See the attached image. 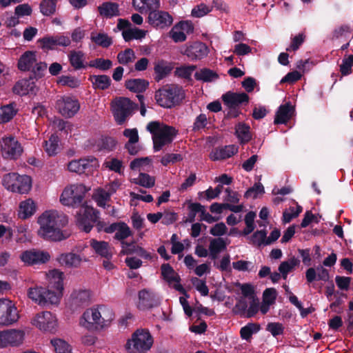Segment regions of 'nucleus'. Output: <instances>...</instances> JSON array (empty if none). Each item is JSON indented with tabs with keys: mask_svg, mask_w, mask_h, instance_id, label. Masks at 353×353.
<instances>
[{
	"mask_svg": "<svg viewBox=\"0 0 353 353\" xmlns=\"http://www.w3.org/2000/svg\"><path fill=\"white\" fill-rule=\"evenodd\" d=\"M250 126L244 123H239L236 127V134L241 143H248L252 139Z\"/></svg>",
	"mask_w": 353,
	"mask_h": 353,
	"instance_id": "obj_39",
	"label": "nucleus"
},
{
	"mask_svg": "<svg viewBox=\"0 0 353 353\" xmlns=\"http://www.w3.org/2000/svg\"><path fill=\"white\" fill-rule=\"evenodd\" d=\"M134 349L137 351H146L150 349L153 344V339L149 331L137 330L133 333L132 339L128 340L126 343V348L130 349L131 343Z\"/></svg>",
	"mask_w": 353,
	"mask_h": 353,
	"instance_id": "obj_7",
	"label": "nucleus"
},
{
	"mask_svg": "<svg viewBox=\"0 0 353 353\" xmlns=\"http://www.w3.org/2000/svg\"><path fill=\"white\" fill-rule=\"evenodd\" d=\"M19 318V312L14 303L9 299H0V325H11Z\"/></svg>",
	"mask_w": 353,
	"mask_h": 353,
	"instance_id": "obj_6",
	"label": "nucleus"
},
{
	"mask_svg": "<svg viewBox=\"0 0 353 353\" xmlns=\"http://www.w3.org/2000/svg\"><path fill=\"white\" fill-rule=\"evenodd\" d=\"M212 8H209L205 4L201 3L195 6L191 12V15L194 17L200 18L202 17L209 12H210Z\"/></svg>",
	"mask_w": 353,
	"mask_h": 353,
	"instance_id": "obj_63",
	"label": "nucleus"
},
{
	"mask_svg": "<svg viewBox=\"0 0 353 353\" xmlns=\"http://www.w3.org/2000/svg\"><path fill=\"white\" fill-rule=\"evenodd\" d=\"M71 65L75 70L85 68L86 65L83 63L84 54L81 51H71L68 54Z\"/></svg>",
	"mask_w": 353,
	"mask_h": 353,
	"instance_id": "obj_37",
	"label": "nucleus"
},
{
	"mask_svg": "<svg viewBox=\"0 0 353 353\" xmlns=\"http://www.w3.org/2000/svg\"><path fill=\"white\" fill-rule=\"evenodd\" d=\"M59 142V137L54 134H52L48 141H44L45 150L49 156H54L57 154Z\"/></svg>",
	"mask_w": 353,
	"mask_h": 353,
	"instance_id": "obj_42",
	"label": "nucleus"
},
{
	"mask_svg": "<svg viewBox=\"0 0 353 353\" xmlns=\"http://www.w3.org/2000/svg\"><path fill=\"white\" fill-rule=\"evenodd\" d=\"M77 192H87V190L83 184H77L71 185L70 188H65L60 196L61 203L64 205H70L72 203L73 195Z\"/></svg>",
	"mask_w": 353,
	"mask_h": 353,
	"instance_id": "obj_24",
	"label": "nucleus"
},
{
	"mask_svg": "<svg viewBox=\"0 0 353 353\" xmlns=\"http://www.w3.org/2000/svg\"><path fill=\"white\" fill-rule=\"evenodd\" d=\"M37 61L36 52L26 51L18 60V69L23 72L30 71Z\"/></svg>",
	"mask_w": 353,
	"mask_h": 353,
	"instance_id": "obj_21",
	"label": "nucleus"
},
{
	"mask_svg": "<svg viewBox=\"0 0 353 353\" xmlns=\"http://www.w3.org/2000/svg\"><path fill=\"white\" fill-rule=\"evenodd\" d=\"M353 65V55L350 54L345 57L342 63L340 65V72L343 76H347L352 72V67Z\"/></svg>",
	"mask_w": 353,
	"mask_h": 353,
	"instance_id": "obj_53",
	"label": "nucleus"
},
{
	"mask_svg": "<svg viewBox=\"0 0 353 353\" xmlns=\"http://www.w3.org/2000/svg\"><path fill=\"white\" fill-rule=\"evenodd\" d=\"M32 323L40 330L51 333L55 332L57 327L56 316L48 311L38 313L32 319Z\"/></svg>",
	"mask_w": 353,
	"mask_h": 353,
	"instance_id": "obj_9",
	"label": "nucleus"
},
{
	"mask_svg": "<svg viewBox=\"0 0 353 353\" xmlns=\"http://www.w3.org/2000/svg\"><path fill=\"white\" fill-rule=\"evenodd\" d=\"M49 285L48 288H30L28 291V297L39 305L46 307L59 303L63 290V273L54 269L49 271Z\"/></svg>",
	"mask_w": 353,
	"mask_h": 353,
	"instance_id": "obj_2",
	"label": "nucleus"
},
{
	"mask_svg": "<svg viewBox=\"0 0 353 353\" xmlns=\"http://www.w3.org/2000/svg\"><path fill=\"white\" fill-rule=\"evenodd\" d=\"M294 112V108L290 102L281 105L276 112L274 123L276 125L285 124L292 117Z\"/></svg>",
	"mask_w": 353,
	"mask_h": 353,
	"instance_id": "obj_20",
	"label": "nucleus"
},
{
	"mask_svg": "<svg viewBox=\"0 0 353 353\" xmlns=\"http://www.w3.org/2000/svg\"><path fill=\"white\" fill-rule=\"evenodd\" d=\"M88 65L92 68H97L102 71H105L111 68L112 66V62L110 59L97 58L90 61Z\"/></svg>",
	"mask_w": 353,
	"mask_h": 353,
	"instance_id": "obj_46",
	"label": "nucleus"
},
{
	"mask_svg": "<svg viewBox=\"0 0 353 353\" xmlns=\"http://www.w3.org/2000/svg\"><path fill=\"white\" fill-rule=\"evenodd\" d=\"M267 232L265 230L256 231L250 237V241L258 246L265 245Z\"/></svg>",
	"mask_w": 353,
	"mask_h": 353,
	"instance_id": "obj_62",
	"label": "nucleus"
},
{
	"mask_svg": "<svg viewBox=\"0 0 353 353\" xmlns=\"http://www.w3.org/2000/svg\"><path fill=\"white\" fill-rule=\"evenodd\" d=\"M112 316V311L105 306L89 308L83 314L82 319L84 322H81V324L89 330H100L108 325Z\"/></svg>",
	"mask_w": 353,
	"mask_h": 353,
	"instance_id": "obj_4",
	"label": "nucleus"
},
{
	"mask_svg": "<svg viewBox=\"0 0 353 353\" xmlns=\"http://www.w3.org/2000/svg\"><path fill=\"white\" fill-rule=\"evenodd\" d=\"M226 248V243L223 239L219 237L216 239H212L210 241L209 245V251L216 252L220 253L221 251Z\"/></svg>",
	"mask_w": 353,
	"mask_h": 353,
	"instance_id": "obj_55",
	"label": "nucleus"
},
{
	"mask_svg": "<svg viewBox=\"0 0 353 353\" xmlns=\"http://www.w3.org/2000/svg\"><path fill=\"white\" fill-rule=\"evenodd\" d=\"M224 104L230 109H235L242 104H247L249 102L250 97L245 92H227L221 97Z\"/></svg>",
	"mask_w": 353,
	"mask_h": 353,
	"instance_id": "obj_16",
	"label": "nucleus"
},
{
	"mask_svg": "<svg viewBox=\"0 0 353 353\" xmlns=\"http://www.w3.org/2000/svg\"><path fill=\"white\" fill-rule=\"evenodd\" d=\"M92 163H97V159L91 157L90 159H81L79 160H73L68 165L69 171L76 172L79 174L85 173L90 171V168L92 167Z\"/></svg>",
	"mask_w": 353,
	"mask_h": 353,
	"instance_id": "obj_18",
	"label": "nucleus"
},
{
	"mask_svg": "<svg viewBox=\"0 0 353 353\" xmlns=\"http://www.w3.org/2000/svg\"><path fill=\"white\" fill-rule=\"evenodd\" d=\"M19 175L17 173L12 172L8 173L3 176V185L4 187L11 191L12 188L14 185V183H16L17 179L19 177Z\"/></svg>",
	"mask_w": 353,
	"mask_h": 353,
	"instance_id": "obj_60",
	"label": "nucleus"
},
{
	"mask_svg": "<svg viewBox=\"0 0 353 353\" xmlns=\"http://www.w3.org/2000/svg\"><path fill=\"white\" fill-rule=\"evenodd\" d=\"M131 181L135 184L147 188H152L155 184L154 177L143 172H141L139 174L138 179H133Z\"/></svg>",
	"mask_w": 353,
	"mask_h": 353,
	"instance_id": "obj_43",
	"label": "nucleus"
},
{
	"mask_svg": "<svg viewBox=\"0 0 353 353\" xmlns=\"http://www.w3.org/2000/svg\"><path fill=\"white\" fill-rule=\"evenodd\" d=\"M72 305L75 307L87 306L90 301V292L87 290H76L71 294Z\"/></svg>",
	"mask_w": 353,
	"mask_h": 353,
	"instance_id": "obj_25",
	"label": "nucleus"
},
{
	"mask_svg": "<svg viewBox=\"0 0 353 353\" xmlns=\"http://www.w3.org/2000/svg\"><path fill=\"white\" fill-rule=\"evenodd\" d=\"M177 133L178 131L174 127L163 125L159 133L152 137L154 152L160 151L163 146L171 143Z\"/></svg>",
	"mask_w": 353,
	"mask_h": 353,
	"instance_id": "obj_8",
	"label": "nucleus"
},
{
	"mask_svg": "<svg viewBox=\"0 0 353 353\" xmlns=\"http://www.w3.org/2000/svg\"><path fill=\"white\" fill-rule=\"evenodd\" d=\"M112 112L115 121L119 125L123 124L126 119L130 117L133 110L138 108V105L127 97H118L112 101Z\"/></svg>",
	"mask_w": 353,
	"mask_h": 353,
	"instance_id": "obj_5",
	"label": "nucleus"
},
{
	"mask_svg": "<svg viewBox=\"0 0 353 353\" xmlns=\"http://www.w3.org/2000/svg\"><path fill=\"white\" fill-rule=\"evenodd\" d=\"M238 152V148L234 145L215 148L212 150L209 157L213 161L224 160L234 155Z\"/></svg>",
	"mask_w": 353,
	"mask_h": 353,
	"instance_id": "obj_19",
	"label": "nucleus"
},
{
	"mask_svg": "<svg viewBox=\"0 0 353 353\" xmlns=\"http://www.w3.org/2000/svg\"><path fill=\"white\" fill-rule=\"evenodd\" d=\"M38 91L35 81L32 76L28 79H22L16 82L12 88V92L15 94L24 96L26 94L35 95Z\"/></svg>",
	"mask_w": 353,
	"mask_h": 353,
	"instance_id": "obj_15",
	"label": "nucleus"
},
{
	"mask_svg": "<svg viewBox=\"0 0 353 353\" xmlns=\"http://www.w3.org/2000/svg\"><path fill=\"white\" fill-rule=\"evenodd\" d=\"M47 69V64L45 62H36L32 69L30 70L32 74L30 76L33 77L34 80H38L44 76Z\"/></svg>",
	"mask_w": 353,
	"mask_h": 353,
	"instance_id": "obj_50",
	"label": "nucleus"
},
{
	"mask_svg": "<svg viewBox=\"0 0 353 353\" xmlns=\"http://www.w3.org/2000/svg\"><path fill=\"white\" fill-rule=\"evenodd\" d=\"M132 232L129 226L124 222H120L119 227L114 235V239L119 241H125L124 240L131 236Z\"/></svg>",
	"mask_w": 353,
	"mask_h": 353,
	"instance_id": "obj_49",
	"label": "nucleus"
},
{
	"mask_svg": "<svg viewBox=\"0 0 353 353\" xmlns=\"http://www.w3.org/2000/svg\"><path fill=\"white\" fill-rule=\"evenodd\" d=\"M117 141L111 137H102L98 143V146L101 150L110 152L114 150Z\"/></svg>",
	"mask_w": 353,
	"mask_h": 353,
	"instance_id": "obj_47",
	"label": "nucleus"
},
{
	"mask_svg": "<svg viewBox=\"0 0 353 353\" xmlns=\"http://www.w3.org/2000/svg\"><path fill=\"white\" fill-rule=\"evenodd\" d=\"M148 21L154 28L163 29L172 25L173 18L168 12L157 10L150 12Z\"/></svg>",
	"mask_w": 353,
	"mask_h": 353,
	"instance_id": "obj_14",
	"label": "nucleus"
},
{
	"mask_svg": "<svg viewBox=\"0 0 353 353\" xmlns=\"http://www.w3.org/2000/svg\"><path fill=\"white\" fill-rule=\"evenodd\" d=\"M15 106V103H13L0 108V123L9 122L14 117L17 112Z\"/></svg>",
	"mask_w": 353,
	"mask_h": 353,
	"instance_id": "obj_36",
	"label": "nucleus"
},
{
	"mask_svg": "<svg viewBox=\"0 0 353 353\" xmlns=\"http://www.w3.org/2000/svg\"><path fill=\"white\" fill-rule=\"evenodd\" d=\"M57 83L72 88H77L80 85L79 81L76 77L68 75H62L59 77Z\"/></svg>",
	"mask_w": 353,
	"mask_h": 353,
	"instance_id": "obj_51",
	"label": "nucleus"
},
{
	"mask_svg": "<svg viewBox=\"0 0 353 353\" xmlns=\"http://www.w3.org/2000/svg\"><path fill=\"white\" fill-rule=\"evenodd\" d=\"M174 66L172 63H169L163 59L156 61L154 67L155 81L159 82L165 78L170 74Z\"/></svg>",
	"mask_w": 353,
	"mask_h": 353,
	"instance_id": "obj_23",
	"label": "nucleus"
},
{
	"mask_svg": "<svg viewBox=\"0 0 353 353\" xmlns=\"http://www.w3.org/2000/svg\"><path fill=\"white\" fill-rule=\"evenodd\" d=\"M210 52L209 46H187L184 54L192 60L201 59Z\"/></svg>",
	"mask_w": 353,
	"mask_h": 353,
	"instance_id": "obj_26",
	"label": "nucleus"
},
{
	"mask_svg": "<svg viewBox=\"0 0 353 353\" xmlns=\"http://www.w3.org/2000/svg\"><path fill=\"white\" fill-rule=\"evenodd\" d=\"M277 296V292L275 288H270L264 290L263 294V301L267 305L274 303Z\"/></svg>",
	"mask_w": 353,
	"mask_h": 353,
	"instance_id": "obj_59",
	"label": "nucleus"
},
{
	"mask_svg": "<svg viewBox=\"0 0 353 353\" xmlns=\"http://www.w3.org/2000/svg\"><path fill=\"white\" fill-rule=\"evenodd\" d=\"M56 108L63 117L71 118L79 110L80 103L74 97L63 96L57 101Z\"/></svg>",
	"mask_w": 353,
	"mask_h": 353,
	"instance_id": "obj_10",
	"label": "nucleus"
},
{
	"mask_svg": "<svg viewBox=\"0 0 353 353\" xmlns=\"http://www.w3.org/2000/svg\"><path fill=\"white\" fill-rule=\"evenodd\" d=\"M89 243L90 246L97 255H99L104 259H112V248L108 242L92 239L89 241Z\"/></svg>",
	"mask_w": 353,
	"mask_h": 353,
	"instance_id": "obj_22",
	"label": "nucleus"
},
{
	"mask_svg": "<svg viewBox=\"0 0 353 353\" xmlns=\"http://www.w3.org/2000/svg\"><path fill=\"white\" fill-rule=\"evenodd\" d=\"M58 0H42L40 3V10L43 14L50 16L56 11V6Z\"/></svg>",
	"mask_w": 353,
	"mask_h": 353,
	"instance_id": "obj_45",
	"label": "nucleus"
},
{
	"mask_svg": "<svg viewBox=\"0 0 353 353\" xmlns=\"http://www.w3.org/2000/svg\"><path fill=\"white\" fill-rule=\"evenodd\" d=\"M161 270L163 279L169 283L172 282L180 283L181 278L179 275L175 272L169 263H163L161 267Z\"/></svg>",
	"mask_w": 353,
	"mask_h": 353,
	"instance_id": "obj_35",
	"label": "nucleus"
},
{
	"mask_svg": "<svg viewBox=\"0 0 353 353\" xmlns=\"http://www.w3.org/2000/svg\"><path fill=\"white\" fill-rule=\"evenodd\" d=\"M260 330L261 325L259 323H249L241 328L240 335L243 339L250 341L252 334L257 333Z\"/></svg>",
	"mask_w": 353,
	"mask_h": 353,
	"instance_id": "obj_38",
	"label": "nucleus"
},
{
	"mask_svg": "<svg viewBox=\"0 0 353 353\" xmlns=\"http://www.w3.org/2000/svg\"><path fill=\"white\" fill-rule=\"evenodd\" d=\"M194 77L196 80L211 82L219 79V77L216 72L208 68H203L194 74Z\"/></svg>",
	"mask_w": 353,
	"mask_h": 353,
	"instance_id": "obj_40",
	"label": "nucleus"
},
{
	"mask_svg": "<svg viewBox=\"0 0 353 353\" xmlns=\"http://www.w3.org/2000/svg\"><path fill=\"white\" fill-rule=\"evenodd\" d=\"M0 143L2 156L5 159H17L23 152L21 144L14 137L3 138Z\"/></svg>",
	"mask_w": 353,
	"mask_h": 353,
	"instance_id": "obj_11",
	"label": "nucleus"
},
{
	"mask_svg": "<svg viewBox=\"0 0 353 353\" xmlns=\"http://www.w3.org/2000/svg\"><path fill=\"white\" fill-rule=\"evenodd\" d=\"M99 215L100 212L98 210L91 206L85 205L83 214H81L78 219L79 226L82 228V230L85 232L89 233L97 219H99Z\"/></svg>",
	"mask_w": 353,
	"mask_h": 353,
	"instance_id": "obj_13",
	"label": "nucleus"
},
{
	"mask_svg": "<svg viewBox=\"0 0 353 353\" xmlns=\"http://www.w3.org/2000/svg\"><path fill=\"white\" fill-rule=\"evenodd\" d=\"M196 69L195 65L181 66L176 68L174 74L176 76L183 78L190 79L192 72Z\"/></svg>",
	"mask_w": 353,
	"mask_h": 353,
	"instance_id": "obj_58",
	"label": "nucleus"
},
{
	"mask_svg": "<svg viewBox=\"0 0 353 353\" xmlns=\"http://www.w3.org/2000/svg\"><path fill=\"white\" fill-rule=\"evenodd\" d=\"M185 96V91L181 85L168 84L156 91L154 98L159 105L172 108L180 105Z\"/></svg>",
	"mask_w": 353,
	"mask_h": 353,
	"instance_id": "obj_3",
	"label": "nucleus"
},
{
	"mask_svg": "<svg viewBox=\"0 0 353 353\" xmlns=\"http://www.w3.org/2000/svg\"><path fill=\"white\" fill-rule=\"evenodd\" d=\"M31 186L32 180L30 176L28 175H19L17 181L11 191L19 194H26L30 191Z\"/></svg>",
	"mask_w": 353,
	"mask_h": 353,
	"instance_id": "obj_31",
	"label": "nucleus"
},
{
	"mask_svg": "<svg viewBox=\"0 0 353 353\" xmlns=\"http://www.w3.org/2000/svg\"><path fill=\"white\" fill-rule=\"evenodd\" d=\"M133 6L141 13L157 10L160 8L159 0H132Z\"/></svg>",
	"mask_w": 353,
	"mask_h": 353,
	"instance_id": "obj_29",
	"label": "nucleus"
},
{
	"mask_svg": "<svg viewBox=\"0 0 353 353\" xmlns=\"http://www.w3.org/2000/svg\"><path fill=\"white\" fill-rule=\"evenodd\" d=\"M149 86V82L143 79H130L125 82V87L130 92L141 93L146 90Z\"/></svg>",
	"mask_w": 353,
	"mask_h": 353,
	"instance_id": "obj_30",
	"label": "nucleus"
},
{
	"mask_svg": "<svg viewBox=\"0 0 353 353\" xmlns=\"http://www.w3.org/2000/svg\"><path fill=\"white\" fill-rule=\"evenodd\" d=\"M51 343L56 353H71L69 344L63 340L60 339H52Z\"/></svg>",
	"mask_w": 353,
	"mask_h": 353,
	"instance_id": "obj_52",
	"label": "nucleus"
},
{
	"mask_svg": "<svg viewBox=\"0 0 353 353\" xmlns=\"http://www.w3.org/2000/svg\"><path fill=\"white\" fill-rule=\"evenodd\" d=\"M40 225L37 234L39 237L48 241H61L69 238L71 232L63 230L68 223L66 215L57 210L44 212L38 219Z\"/></svg>",
	"mask_w": 353,
	"mask_h": 353,
	"instance_id": "obj_1",
	"label": "nucleus"
},
{
	"mask_svg": "<svg viewBox=\"0 0 353 353\" xmlns=\"http://www.w3.org/2000/svg\"><path fill=\"white\" fill-rule=\"evenodd\" d=\"M8 331V345L17 346L22 343L24 332L21 330H10Z\"/></svg>",
	"mask_w": 353,
	"mask_h": 353,
	"instance_id": "obj_44",
	"label": "nucleus"
},
{
	"mask_svg": "<svg viewBox=\"0 0 353 353\" xmlns=\"http://www.w3.org/2000/svg\"><path fill=\"white\" fill-rule=\"evenodd\" d=\"M134 59V53L132 49L128 48L120 52L117 55L118 61L121 64H128Z\"/></svg>",
	"mask_w": 353,
	"mask_h": 353,
	"instance_id": "obj_56",
	"label": "nucleus"
},
{
	"mask_svg": "<svg viewBox=\"0 0 353 353\" xmlns=\"http://www.w3.org/2000/svg\"><path fill=\"white\" fill-rule=\"evenodd\" d=\"M105 167L111 171H114L118 174L122 173L123 162L117 158H112L110 161H105Z\"/></svg>",
	"mask_w": 353,
	"mask_h": 353,
	"instance_id": "obj_61",
	"label": "nucleus"
},
{
	"mask_svg": "<svg viewBox=\"0 0 353 353\" xmlns=\"http://www.w3.org/2000/svg\"><path fill=\"white\" fill-rule=\"evenodd\" d=\"M264 192L263 185L261 183H256L252 187L247 190L244 194V197L246 199L250 197L256 199L259 194H263Z\"/></svg>",
	"mask_w": 353,
	"mask_h": 353,
	"instance_id": "obj_54",
	"label": "nucleus"
},
{
	"mask_svg": "<svg viewBox=\"0 0 353 353\" xmlns=\"http://www.w3.org/2000/svg\"><path fill=\"white\" fill-rule=\"evenodd\" d=\"M99 14L106 18L119 16V5L114 2H104L98 7Z\"/></svg>",
	"mask_w": 353,
	"mask_h": 353,
	"instance_id": "obj_32",
	"label": "nucleus"
},
{
	"mask_svg": "<svg viewBox=\"0 0 353 353\" xmlns=\"http://www.w3.org/2000/svg\"><path fill=\"white\" fill-rule=\"evenodd\" d=\"M147 32V30H141L132 26L131 28L124 30L122 32V35L125 42H130L132 39H141L144 38Z\"/></svg>",
	"mask_w": 353,
	"mask_h": 353,
	"instance_id": "obj_34",
	"label": "nucleus"
},
{
	"mask_svg": "<svg viewBox=\"0 0 353 353\" xmlns=\"http://www.w3.org/2000/svg\"><path fill=\"white\" fill-rule=\"evenodd\" d=\"M50 259V256L48 252L37 249L23 251L20 255V259L28 265L44 264Z\"/></svg>",
	"mask_w": 353,
	"mask_h": 353,
	"instance_id": "obj_12",
	"label": "nucleus"
},
{
	"mask_svg": "<svg viewBox=\"0 0 353 353\" xmlns=\"http://www.w3.org/2000/svg\"><path fill=\"white\" fill-rule=\"evenodd\" d=\"M35 212L34 202L31 199H28L20 203L18 216L21 219H26L32 216Z\"/></svg>",
	"mask_w": 353,
	"mask_h": 353,
	"instance_id": "obj_33",
	"label": "nucleus"
},
{
	"mask_svg": "<svg viewBox=\"0 0 353 353\" xmlns=\"http://www.w3.org/2000/svg\"><path fill=\"white\" fill-rule=\"evenodd\" d=\"M139 300L138 307L140 310L157 307L160 303L159 299L152 292L145 289L139 292Z\"/></svg>",
	"mask_w": 353,
	"mask_h": 353,
	"instance_id": "obj_17",
	"label": "nucleus"
},
{
	"mask_svg": "<svg viewBox=\"0 0 353 353\" xmlns=\"http://www.w3.org/2000/svg\"><path fill=\"white\" fill-rule=\"evenodd\" d=\"M91 41L94 44H112V39L105 33H94L91 34Z\"/></svg>",
	"mask_w": 353,
	"mask_h": 353,
	"instance_id": "obj_57",
	"label": "nucleus"
},
{
	"mask_svg": "<svg viewBox=\"0 0 353 353\" xmlns=\"http://www.w3.org/2000/svg\"><path fill=\"white\" fill-rule=\"evenodd\" d=\"M57 261L62 266L67 268H78L82 259L79 254L69 252L60 254L57 258Z\"/></svg>",
	"mask_w": 353,
	"mask_h": 353,
	"instance_id": "obj_27",
	"label": "nucleus"
},
{
	"mask_svg": "<svg viewBox=\"0 0 353 353\" xmlns=\"http://www.w3.org/2000/svg\"><path fill=\"white\" fill-rule=\"evenodd\" d=\"M183 160V157L180 154L168 153L165 154L161 159L163 165L167 166L169 163H175Z\"/></svg>",
	"mask_w": 353,
	"mask_h": 353,
	"instance_id": "obj_64",
	"label": "nucleus"
},
{
	"mask_svg": "<svg viewBox=\"0 0 353 353\" xmlns=\"http://www.w3.org/2000/svg\"><path fill=\"white\" fill-rule=\"evenodd\" d=\"M88 80L92 83L94 90H105L111 85V79L105 74L90 75Z\"/></svg>",
	"mask_w": 353,
	"mask_h": 353,
	"instance_id": "obj_28",
	"label": "nucleus"
},
{
	"mask_svg": "<svg viewBox=\"0 0 353 353\" xmlns=\"http://www.w3.org/2000/svg\"><path fill=\"white\" fill-rule=\"evenodd\" d=\"M299 260L294 256H292L288 261H285L281 263L279 266V271L283 272L284 274H289L299 264Z\"/></svg>",
	"mask_w": 353,
	"mask_h": 353,
	"instance_id": "obj_48",
	"label": "nucleus"
},
{
	"mask_svg": "<svg viewBox=\"0 0 353 353\" xmlns=\"http://www.w3.org/2000/svg\"><path fill=\"white\" fill-rule=\"evenodd\" d=\"M40 44H69V37L63 35L46 36L38 40Z\"/></svg>",
	"mask_w": 353,
	"mask_h": 353,
	"instance_id": "obj_41",
	"label": "nucleus"
}]
</instances>
